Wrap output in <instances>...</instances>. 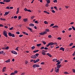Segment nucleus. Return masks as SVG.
Returning <instances> with one entry per match:
<instances>
[{"label": "nucleus", "mask_w": 75, "mask_h": 75, "mask_svg": "<svg viewBox=\"0 0 75 75\" xmlns=\"http://www.w3.org/2000/svg\"><path fill=\"white\" fill-rule=\"evenodd\" d=\"M64 74H69V73H68V72L67 71L64 72Z\"/></svg>", "instance_id": "nucleus-32"}, {"label": "nucleus", "mask_w": 75, "mask_h": 75, "mask_svg": "<svg viewBox=\"0 0 75 75\" xmlns=\"http://www.w3.org/2000/svg\"><path fill=\"white\" fill-rule=\"evenodd\" d=\"M8 34L9 35V36H10V37H11V35H12V34H11V33H8Z\"/></svg>", "instance_id": "nucleus-23"}, {"label": "nucleus", "mask_w": 75, "mask_h": 75, "mask_svg": "<svg viewBox=\"0 0 75 75\" xmlns=\"http://www.w3.org/2000/svg\"><path fill=\"white\" fill-rule=\"evenodd\" d=\"M55 71L57 73L58 72V71H59V69L57 68V67H55Z\"/></svg>", "instance_id": "nucleus-4"}, {"label": "nucleus", "mask_w": 75, "mask_h": 75, "mask_svg": "<svg viewBox=\"0 0 75 75\" xmlns=\"http://www.w3.org/2000/svg\"><path fill=\"white\" fill-rule=\"evenodd\" d=\"M54 71V69H52L50 71V72H52V71Z\"/></svg>", "instance_id": "nucleus-55"}, {"label": "nucleus", "mask_w": 75, "mask_h": 75, "mask_svg": "<svg viewBox=\"0 0 75 75\" xmlns=\"http://www.w3.org/2000/svg\"><path fill=\"white\" fill-rule=\"evenodd\" d=\"M39 34L40 35H44L43 33H39Z\"/></svg>", "instance_id": "nucleus-25"}, {"label": "nucleus", "mask_w": 75, "mask_h": 75, "mask_svg": "<svg viewBox=\"0 0 75 75\" xmlns=\"http://www.w3.org/2000/svg\"><path fill=\"white\" fill-rule=\"evenodd\" d=\"M52 12L53 13H55V11H54V10H52Z\"/></svg>", "instance_id": "nucleus-49"}, {"label": "nucleus", "mask_w": 75, "mask_h": 75, "mask_svg": "<svg viewBox=\"0 0 75 75\" xmlns=\"http://www.w3.org/2000/svg\"><path fill=\"white\" fill-rule=\"evenodd\" d=\"M10 59H8V60H7L6 61H5V62H7V63L10 62Z\"/></svg>", "instance_id": "nucleus-17"}, {"label": "nucleus", "mask_w": 75, "mask_h": 75, "mask_svg": "<svg viewBox=\"0 0 75 75\" xmlns=\"http://www.w3.org/2000/svg\"><path fill=\"white\" fill-rule=\"evenodd\" d=\"M23 35H19V37H23Z\"/></svg>", "instance_id": "nucleus-61"}, {"label": "nucleus", "mask_w": 75, "mask_h": 75, "mask_svg": "<svg viewBox=\"0 0 75 75\" xmlns=\"http://www.w3.org/2000/svg\"><path fill=\"white\" fill-rule=\"evenodd\" d=\"M34 60H33V59H31V60H30V62H33H33H34Z\"/></svg>", "instance_id": "nucleus-62"}, {"label": "nucleus", "mask_w": 75, "mask_h": 75, "mask_svg": "<svg viewBox=\"0 0 75 75\" xmlns=\"http://www.w3.org/2000/svg\"><path fill=\"white\" fill-rule=\"evenodd\" d=\"M9 14V12H6L5 14L4 15V16H6L7 15H8Z\"/></svg>", "instance_id": "nucleus-10"}, {"label": "nucleus", "mask_w": 75, "mask_h": 75, "mask_svg": "<svg viewBox=\"0 0 75 75\" xmlns=\"http://www.w3.org/2000/svg\"><path fill=\"white\" fill-rule=\"evenodd\" d=\"M6 50H8L9 49V47L7 46L6 48H5Z\"/></svg>", "instance_id": "nucleus-45"}, {"label": "nucleus", "mask_w": 75, "mask_h": 75, "mask_svg": "<svg viewBox=\"0 0 75 75\" xmlns=\"http://www.w3.org/2000/svg\"><path fill=\"white\" fill-rule=\"evenodd\" d=\"M48 37L49 38H51V37H52V36H51V35H50L48 36Z\"/></svg>", "instance_id": "nucleus-46"}, {"label": "nucleus", "mask_w": 75, "mask_h": 75, "mask_svg": "<svg viewBox=\"0 0 75 75\" xmlns=\"http://www.w3.org/2000/svg\"><path fill=\"white\" fill-rule=\"evenodd\" d=\"M30 26V27H32V26H34V24L33 23H31L29 24Z\"/></svg>", "instance_id": "nucleus-15"}, {"label": "nucleus", "mask_w": 75, "mask_h": 75, "mask_svg": "<svg viewBox=\"0 0 75 75\" xmlns=\"http://www.w3.org/2000/svg\"><path fill=\"white\" fill-rule=\"evenodd\" d=\"M42 42L43 43L44 45L46 44V42H45V41H42Z\"/></svg>", "instance_id": "nucleus-30"}, {"label": "nucleus", "mask_w": 75, "mask_h": 75, "mask_svg": "<svg viewBox=\"0 0 75 75\" xmlns=\"http://www.w3.org/2000/svg\"><path fill=\"white\" fill-rule=\"evenodd\" d=\"M13 27H12L11 28H9L10 30H14V29H13Z\"/></svg>", "instance_id": "nucleus-42"}, {"label": "nucleus", "mask_w": 75, "mask_h": 75, "mask_svg": "<svg viewBox=\"0 0 75 75\" xmlns=\"http://www.w3.org/2000/svg\"><path fill=\"white\" fill-rule=\"evenodd\" d=\"M47 4H50V0H48L47 1Z\"/></svg>", "instance_id": "nucleus-19"}, {"label": "nucleus", "mask_w": 75, "mask_h": 75, "mask_svg": "<svg viewBox=\"0 0 75 75\" xmlns=\"http://www.w3.org/2000/svg\"><path fill=\"white\" fill-rule=\"evenodd\" d=\"M54 3H57V0H55L53 1Z\"/></svg>", "instance_id": "nucleus-51"}, {"label": "nucleus", "mask_w": 75, "mask_h": 75, "mask_svg": "<svg viewBox=\"0 0 75 75\" xmlns=\"http://www.w3.org/2000/svg\"><path fill=\"white\" fill-rule=\"evenodd\" d=\"M60 50H62L63 51H64L65 50V49L62 47H61L60 49Z\"/></svg>", "instance_id": "nucleus-11"}, {"label": "nucleus", "mask_w": 75, "mask_h": 75, "mask_svg": "<svg viewBox=\"0 0 75 75\" xmlns=\"http://www.w3.org/2000/svg\"><path fill=\"white\" fill-rule=\"evenodd\" d=\"M15 75V73H14V72H13L11 73L10 74V75Z\"/></svg>", "instance_id": "nucleus-39"}, {"label": "nucleus", "mask_w": 75, "mask_h": 75, "mask_svg": "<svg viewBox=\"0 0 75 75\" xmlns=\"http://www.w3.org/2000/svg\"><path fill=\"white\" fill-rule=\"evenodd\" d=\"M42 55H45V52H42Z\"/></svg>", "instance_id": "nucleus-29"}, {"label": "nucleus", "mask_w": 75, "mask_h": 75, "mask_svg": "<svg viewBox=\"0 0 75 75\" xmlns=\"http://www.w3.org/2000/svg\"><path fill=\"white\" fill-rule=\"evenodd\" d=\"M57 61V59H53V61H54V62L55 61Z\"/></svg>", "instance_id": "nucleus-28"}, {"label": "nucleus", "mask_w": 75, "mask_h": 75, "mask_svg": "<svg viewBox=\"0 0 75 75\" xmlns=\"http://www.w3.org/2000/svg\"><path fill=\"white\" fill-rule=\"evenodd\" d=\"M18 48H18V47H17L16 48L15 50H17L18 51Z\"/></svg>", "instance_id": "nucleus-53"}, {"label": "nucleus", "mask_w": 75, "mask_h": 75, "mask_svg": "<svg viewBox=\"0 0 75 75\" xmlns=\"http://www.w3.org/2000/svg\"><path fill=\"white\" fill-rule=\"evenodd\" d=\"M45 64V63L44 62H42L40 64H42V65H44V64Z\"/></svg>", "instance_id": "nucleus-43"}, {"label": "nucleus", "mask_w": 75, "mask_h": 75, "mask_svg": "<svg viewBox=\"0 0 75 75\" xmlns=\"http://www.w3.org/2000/svg\"><path fill=\"white\" fill-rule=\"evenodd\" d=\"M44 23L45 24H48V22H47V21H45L44 22Z\"/></svg>", "instance_id": "nucleus-21"}, {"label": "nucleus", "mask_w": 75, "mask_h": 75, "mask_svg": "<svg viewBox=\"0 0 75 75\" xmlns=\"http://www.w3.org/2000/svg\"><path fill=\"white\" fill-rule=\"evenodd\" d=\"M31 58H33V59H35L37 58V57L35 55H33L31 56Z\"/></svg>", "instance_id": "nucleus-3"}, {"label": "nucleus", "mask_w": 75, "mask_h": 75, "mask_svg": "<svg viewBox=\"0 0 75 75\" xmlns=\"http://www.w3.org/2000/svg\"><path fill=\"white\" fill-rule=\"evenodd\" d=\"M34 18V16H33L31 17V19H33Z\"/></svg>", "instance_id": "nucleus-58"}, {"label": "nucleus", "mask_w": 75, "mask_h": 75, "mask_svg": "<svg viewBox=\"0 0 75 75\" xmlns=\"http://www.w3.org/2000/svg\"><path fill=\"white\" fill-rule=\"evenodd\" d=\"M38 55H39V54L38 53H37L35 54V56L36 57H38Z\"/></svg>", "instance_id": "nucleus-48"}, {"label": "nucleus", "mask_w": 75, "mask_h": 75, "mask_svg": "<svg viewBox=\"0 0 75 75\" xmlns=\"http://www.w3.org/2000/svg\"><path fill=\"white\" fill-rule=\"evenodd\" d=\"M45 50H48V47H45L44 48Z\"/></svg>", "instance_id": "nucleus-64"}, {"label": "nucleus", "mask_w": 75, "mask_h": 75, "mask_svg": "<svg viewBox=\"0 0 75 75\" xmlns=\"http://www.w3.org/2000/svg\"><path fill=\"white\" fill-rule=\"evenodd\" d=\"M47 55H48V56L50 57H52V55L50 54V53H47Z\"/></svg>", "instance_id": "nucleus-12"}, {"label": "nucleus", "mask_w": 75, "mask_h": 75, "mask_svg": "<svg viewBox=\"0 0 75 75\" xmlns=\"http://www.w3.org/2000/svg\"><path fill=\"white\" fill-rule=\"evenodd\" d=\"M41 44H40L37 45V46L38 47H39V46H41Z\"/></svg>", "instance_id": "nucleus-31"}, {"label": "nucleus", "mask_w": 75, "mask_h": 75, "mask_svg": "<svg viewBox=\"0 0 75 75\" xmlns=\"http://www.w3.org/2000/svg\"><path fill=\"white\" fill-rule=\"evenodd\" d=\"M57 39L58 40H61V38L60 37H58L57 38Z\"/></svg>", "instance_id": "nucleus-56"}, {"label": "nucleus", "mask_w": 75, "mask_h": 75, "mask_svg": "<svg viewBox=\"0 0 75 75\" xmlns=\"http://www.w3.org/2000/svg\"><path fill=\"white\" fill-rule=\"evenodd\" d=\"M46 31H47V32H49L50 31V30L48 29H45Z\"/></svg>", "instance_id": "nucleus-26"}, {"label": "nucleus", "mask_w": 75, "mask_h": 75, "mask_svg": "<svg viewBox=\"0 0 75 75\" xmlns=\"http://www.w3.org/2000/svg\"><path fill=\"white\" fill-rule=\"evenodd\" d=\"M61 62H58V63H57V65H59V64H61Z\"/></svg>", "instance_id": "nucleus-38"}, {"label": "nucleus", "mask_w": 75, "mask_h": 75, "mask_svg": "<svg viewBox=\"0 0 75 75\" xmlns=\"http://www.w3.org/2000/svg\"><path fill=\"white\" fill-rule=\"evenodd\" d=\"M10 1V0H6V3H9Z\"/></svg>", "instance_id": "nucleus-27"}, {"label": "nucleus", "mask_w": 75, "mask_h": 75, "mask_svg": "<svg viewBox=\"0 0 75 75\" xmlns=\"http://www.w3.org/2000/svg\"><path fill=\"white\" fill-rule=\"evenodd\" d=\"M0 3L1 4H5L4 3L2 2H0Z\"/></svg>", "instance_id": "nucleus-37"}, {"label": "nucleus", "mask_w": 75, "mask_h": 75, "mask_svg": "<svg viewBox=\"0 0 75 75\" xmlns=\"http://www.w3.org/2000/svg\"><path fill=\"white\" fill-rule=\"evenodd\" d=\"M23 20L24 22H27V21H28V20L27 19V18H24L23 19Z\"/></svg>", "instance_id": "nucleus-8"}, {"label": "nucleus", "mask_w": 75, "mask_h": 75, "mask_svg": "<svg viewBox=\"0 0 75 75\" xmlns=\"http://www.w3.org/2000/svg\"><path fill=\"white\" fill-rule=\"evenodd\" d=\"M27 8H25L24 9V10H25V11H27Z\"/></svg>", "instance_id": "nucleus-59"}, {"label": "nucleus", "mask_w": 75, "mask_h": 75, "mask_svg": "<svg viewBox=\"0 0 75 75\" xmlns=\"http://www.w3.org/2000/svg\"><path fill=\"white\" fill-rule=\"evenodd\" d=\"M3 34L4 36H5L6 37H7V32H6V31H4L3 33Z\"/></svg>", "instance_id": "nucleus-1"}, {"label": "nucleus", "mask_w": 75, "mask_h": 75, "mask_svg": "<svg viewBox=\"0 0 75 75\" xmlns=\"http://www.w3.org/2000/svg\"><path fill=\"white\" fill-rule=\"evenodd\" d=\"M38 51H39V50H35V51H34L33 52L34 53H36V52H38Z\"/></svg>", "instance_id": "nucleus-18"}, {"label": "nucleus", "mask_w": 75, "mask_h": 75, "mask_svg": "<svg viewBox=\"0 0 75 75\" xmlns=\"http://www.w3.org/2000/svg\"><path fill=\"white\" fill-rule=\"evenodd\" d=\"M35 46H33L31 47L32 50H34V49H35Z\"/></svg>", "instance_id": "nucleus-33"}, {"label": "nucleus", "mask_w": 75, "mask_h": 75, "mask_svg": "<svg viewBox=\"0 0 75 75\" xmlns=\"http://www.w3.org/2000/svg\"><path fill=\"white\" fill-rule=\"evenodd\" d=\"M36 67H40V66L38 64H36Z\"/></svg>", "instance_id": "nucleus-54"}, {"label": "nucleus", "mask_w": 75, "mask_h": 75, "mask_svg": "<svg viewBox=\"0 0 75 75\" xmlns=\"http://www.w3.org/2000/svg\"><path fill=\"white\" fill-rule=\"evenodd\" d=\"M27 28H28V30H29L31 32H32V29H31V28H30L29 27H27Z\"/></svg>", "instance_id": "nucleus-14"}, {"label": "nucleus", "mask_w": 75, "mask_h": 75, "mask_svg": "<svg viewBox=\"0 0 75 75\" xmlns=\"http://www.w3.org/2000/svg\"><path fill=\"white\" fill-rule=\"evenodd\" d=\"M35 23H36V24H38V21H35Z\"/></svg>", "instance_id": "nucleus-47"}, {"label": "nucleus", "mask_w": 75, "mask_h": 75, "mask_svg": "<svg viewBox=\"0 0 75 75\" xmlns=\"http://www.w3.org/2000/svg\"><path fill=\"white\" fill-rule=\"evenodd\" d=\"M11 37H15V35L13 34H12Z\"/></svg>", "instance_id": "nucleus-22"}, {"label": "nucleus", "mask_w": 75, "mask_h": 75, "mask_svg": "<svg viewBox=\"0 0 75 75\" xmlns=\"http://www.w3.org/2000/svg\"><path fill=\"white\" fill-rule=\"evenodd\" d=\"M72 28H69V31H70V30H72Z\"/></svg>", "instance_id": "nucleus-60"}, {"label": "nucleus", "mask_w": 75, "mask_h": 75, "mask_svg": "<svg viewBox=\"0 0 75 75\" xmlns=\"http://www.w3.org/2000/svg\"><path fill=\"white\" fill-rule=\"evenodd\" d=\"M17 11L16 12V14H18V12H19V10H20V9H19V8H17Z\"/></svg>", "instance_id": "nucleus-13"}, {"label": "nucleus", "mask_w": 75, "mask_h": 75, "mask_svg": "<svg viewBox=\"0 0 75 75\" xmlns=\"http://www.w3.org/2000/svg\"><path fill=\"white\" fill-rule=\"evenodd\" d=\"M50 48H52L54 47V43L51 42L50 43Z\"/></svg>", "instance_id": "nucleus-2"}, {"label": "nucleus", "mask_w": 75, "mask_h": 75, "mask_svg": "<svg viewBox=\"0 0 75 75\" xmlns=\"http://www.w3.org/2000/svg\"><path fill=\"white\" fill-rule=\"evenodd\" d=\"M18 72V71L17 70H16L14 71V74H17Z\"/></svg>", "instance_id": "nucleus-34"}, {"label": "nucleus", "mask_w": 75, "mask_h": 75, "mask_svg": "<svg viewBox=\"0 0 75 75\" xmlns=\"http://www.w3.org/2000/svg\"><path fill=\"white\" fill-rule=\"evenodd\" d=\"M39 61L40 59H38L36 61L35 60H34V63H37V62H39Z\"/></svg>", "instance_id": "nucleus-6"}, {"label": "nucleus", "mask_w": 75, "mask_h": 75, "mask_svg": "<svg viewBox=\"0 0 75 75\" xmlns=\"http://www.w3.org/2000/svg\"><path fill=\"white\" fill-rule=\"evenodd\" d=\"M40 50H43V49H44V47H41L40 48Z\"/></svg>", "instance_id": "nucleus-41"}, {"label": "nucleus", "mask_w": 75, "mask_h": 75, "mask_svg": "<svg viewBox=\"0 0 75 75\" xmlns=\"http://www.w3.org/2000/svg\"><path fill=\"white\" fill-rule=\"evenodd\" d=\"M6 69V67H4L3 68V69H2V72H4V71H5Z\"/></svg>", "instance_id": "nucleus-7"}, {"label": "nucleus", "mask_w": 75, "mask_h": 75, "mask_svg": "<svg viewBox=\"0 0 75 75\" xmlns=\"http://www.w3.org/2000/svg\"><path fill=\"white\" fill-rule=\"evenodd\" d=\"M14 18H17V16H15L13 17Z\"/></svg>", "instance_id": "nucleus-44"}, {"label": "nucleus", "mask_w": 75, "mask_h": 75, "mask_svg": "<svg viewBox=\"0 0 75 75\" xmlns=\"http://www.w3.org/2000/svg\"><path fill=\"white\" fill-rule=\"evenodd\" d=\"M50 44H50V42L49 43L48 45L46 46V47H49V46H50Z\"/></svg>", "instance_id": "nucleus-24"}, {"label": "nucleus", "mask_w": 75, "mask_h": 75, "mask_svg": "<svg viewBox=\"0 0 75 75\" xmlns=\"http://www.w3.org/2000/svg\"><path fill=\"white\" fill-rule=\"evenodd\" d=\"M54 23H52L50 25V27H52V26H54Z\"/></svg>", "instance_id": "nucleus-36"}, {"label": "nucleus", "mask_w": 75, "mask_h": 75, "mask_svg": "<svg viewBox=\"0 0 75 75\" xmlns=\"http://www.w3.org/2000/svg\"><path fill=\"white\" fill-rule=\"evenodd\" d=\"M21 16H19L18 17V19H19V20L21 19Z\"/></svg>", "instance_id": "nucleus-40"}, {"label": "nucleus", "mask_w": 75, "mask_h": 75, "mask_svg": "<svg viewBox=\"0 0 75 75\" xmlns=\"http://www.w3.org/2000/svg\"><path fill=\"white\" fill-rule=\"evenodd\" d=\"M27 11H28L29 12H32L30 10H27Z\"/></svg>", "instance_id": "nucleus-52"}, {"label": "nucleus", "mask_w": 75, "mask_h": 75, "mask_svg": "<svg viewBox=\"0 0 75 75\" xmlns=\"http://www.w3.org/2000/svg\"><path fill=\"white\" fill-rule=\"evenodd\" d=\"M61 64H58L57 65V67H56L57 68H61Z\"/></svg>", "instance_id": "nucleus-9"}, {"label": "nucleus", "mask_w": 75, "mask_h": 75, "mask_svg": "<svg viewBox=\"0 0 75 75\" xmlns=\"http://www.w3.org/2000/svg\"><path fill=\"white\" fill-rule=\"evenodd\" d=\"M4 27L5 28H8V27L7 26H5Z\"/></svg>", "instance_id": "nucleus-63"}, {"label": "nucleus", "mask_w": 75, "mask_h": 75, "mask_svg": "<svg viewBox=\"0 0 75 75\" xmlns=\"http://www.w3.org/2000/svg\"><path fill=\"white\" fill-rule=\"evenodd\" d=\"M72 28L73 30L75 31V27H74L73 26H72Z\"/></svg>", "instance_id": "nucleus-35"}, {"label": "nucleus", "mask_w": 75, "mask_h": 75, "mask_svg": "<svg viewBox=\"0 0 75 75\" xmlns=\"http://www.w3.org/2000/svg\"><path fill=\"white\" fill-rule=\"evenodd\" d=\"M11 52L12 54H16V55H17V52H16L14 50L11 51Z\"/></svg>", "instance_id": "nucleus-5"}, {"label": "nucleus", "mask_w": 75, "mask_h": 75, "mask_svg": "<svg viewBox=\"0 0 75 75\" xmlns=\"http://www.w3.org/2000/svg\"><path fill=\"white\" fill-rule=\"evenodd\" d=\"M0 20H1L3 21H5V20H6V19H5V18H1Z\"/></svg>", "instance_id": "nucleus-20"}, {"label": "nucleus", "mask_w": 75, "mask_h": 75, "mask_svg": "<svg viewBox=\"0 0 75 75\" xmlns=\"http://www.w3.org/2000/svg\"><path fill=\"white\" fill-rule=\"evenodd\" d=\"M44 13H46L47 14H50V13L48 12H47V11H43Z\"/></svg>", "instance_id": "nucleus-16"}, {"label": "nucleus", "mask_w": 75, "mask_h": 75, "mask_svg": "<svg viewBox=\"0 0 75 75\" xmlns=\"http://www.w3.org/2000/svg\"><path fill=\"white\" fill-rule=\"evenodd\" d=\"M47 33V32L45 31L43 32V34H46Z\"/></svg>", "instance_id": "nucleus-50"}, {"label": "nucleus", "mask_w": 75, "mask_h": 75, "mask_svg": "<svg viewBox=\"0 0 75 75\" xmlns=\"http://www.w3.org/2000/svg\"><path fill=\"white\" fill-rule=\"evenodd\" d=\"M17 34H20V32H16Z\"/></svg>", "instance_id": "nucleus-57"}]
</instances>
